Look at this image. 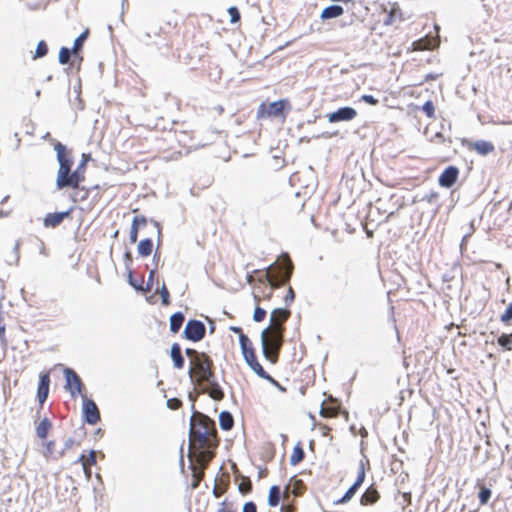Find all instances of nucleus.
I'll return each mask as SVG.
<instances>
[{
    "instance_id": "obj_38",
    "label": "nucleus",
    "mask_w": 512,
    "mask_h": 512,
    "mask_svg": "<svg viewBox=\"0 0 512 512\" xmlns=\"http://www.w3.org/2000/svg\"><path fill=\"white\" fill-rule=\"evenodd\" d=\"M365 475V465L363 460H361L358 467V475L354 483H356L357 486H361L365 480Z\"/></svg>"
},
{
    "instance_id": "obj_62",
    "label": "nucleus",
    "mask_w": 512,
    "mask_h": 512,
    "mask_svg": "<svg viewBox=\"0 0 512 512\" xmlns=\"http://www.w3.org/2000/svg\"><path fill=\"white\" fill-rule=\"evenodd\" d=\"M393 15H394V9H392L390 11L388 18L385 20V24H391Z\"/></svg>"
},
{
    "instance_id": "obj_49",
    "label": "nucleus",
    "mask_w": 512,
    "mask_h": 512,
    "mask_svg": "<svg viewBox=\"0 0 512 512\" xmlns=\"http://www.w3.org/2000/svg\"><path fill=\"white\" fill-rule=\"evenodd\" d=\"M132 262H133L132 254L128 250L125 251V253H124V265H125V268L127 269V271L131 270Z\"/></svg>"
},
{
    "instance_id": "obj_6",
    "label": "nucleus",
    "mask_w": 512,
    "mask_h": 512,
    "mask_svg": "<svg viewBox=\"0 0 512 512\" xmlns=\"http://www.w3.org/2000/svg\"><path fill=\"white\" fill-rule=\"evenodd\" d=\"M64 376L66 379L65 389L69 391L71 397L75 398L77 394H81L83 383L78 374L71 368H65Z\"/></svg>"
},
{
    "instance_id": "obj_36",
    "label": "nucleus",
    "mask_w": 512,
    "mask_h": 512,
    "mask_svg": "<svg viewBox=\"0 0 512 512\" xmlns=\"http://www.w3.org/2000/svg\"><path fill=\"white\" fill-rule=\"evenodd\" d=\"M160 296H161V302L162 305L167 306L170 304V294L169 291L165 285V283L162 284L161 288L158 290Z\"/></svg>"
},
{
    "instance_id": "obj_20",
    "label": "nucleus",
    "mask_w": 512,
    "mask_h": 512,
    "mask_svg": "<svg viewBox=\"0 0 512 512\" xmlns=\"http://www.w3.org/2000/svg\"><path fill=\"white\" fill-rule=\"evenodd\" d=\"M170 356L173 361V365L177 369H182L185 363L182 355L181 346L178 343H173L170 348Z\"/></svg>"
},
{
    "instance_id": "obj_59",
    "label": "nucleus",
    "mask_w": 512,
    "mask_h": 512,
    "mask_svg": "<svg viewBox=\"0 0 512 512\" xmlns=\"http://www.w3.org/2000/svg\"><path fill=\"white\" fill-rule=\"evenodd\" d=\"M53 448H54V442L53 441H49L46 444V454H52L53 453Z\"/></svg>"
},
{
    "instance_id": "obj_14",
    "label": "nucleus",
    "mask_w": 512,
    "mask_h": 512,
    "mask_svg": "<svg viewBox=\"0 0 512 512\" xmlns=\"http://www.w3.org/2000/svg\"><path fill=\"white\" fill-rule=\"evenodd\" d=\"M50 376L48 373L40 374L37 387V398L40 404H43L49 394Z\"/></svg>"
},
{
    "instance_id": "obj_22",
    "label": "nucleus",
    "mask_w": 512,
    "mask_h": 512,
    "mask_svg": "<svg viewBox=\"0 0 512 512\" xmlns=\"http://www.w3.org/2000/svg\"><path fill=\"white\" fill-rule=\"evenodd\" d=\"M473 149L480 155H487L494 151V145L486 140H478L473 143Z\"/></svg>"
},
{
    "instance_id": "obj_55",
    "label": "nucleus",
    "mask_w": 512,
    "mask_h": 512,
    "mask_svg": "<svg viewBox=\"0 0 512 512\" xmlns=\"http://www.w3.org/2000/svg\"><path fill=\"white\" fill-rule=\"evenodd\" d=\"M154 225L157 229V248L160 245V238H161V226L157 221H154Z\"/></svg>"
},
{
    "instance_id": "obj_5",
    "label": "nucleus",
    "mask_w": 512,
    "mask_h": 512,
    "mask_svg": "<svg viewBox=\"0 0 512 512\" xmlns=\"http://www.w3.org/2000/svg\"><path fill=\"white\" fill-rule=\"evenodd\" d=\"M206 326L197 319H190L185 325L183 337L192 342H199L205 337Z\"/></svg>"
},
{
    "instance_id": "obj_50",
    "label": "nucleus",
    "mask_w": 512,
    "mask_h": 512,
    "mask_svg": "<svg viewBox=\"0 0 512 512\" xmlns=\"http://www.w3.org/2000/svg\"><path fill=\"white\" fill-rule=\"evenodd\" d=\"M155 273H156L155 269H152L149 272L147 283H146V287L144 288L143 291L146 292V291H149L152 288L153 282H154Z\"/></svg>"
},
{
    "instance_id": "obj_7",
    "label": "nucleus",
    "mask_w": 512,
    "mask_h": 512,
    "mask_svg": "<svg viewBox=\"0 0 512 512\" xmlns=\"http://www.w3.org/2000/svg\"><path fill=\"white\" fill-rule=\"evenodd\" d=\"M194 439L205 450L207 455L210 457L213 456V454L210 453V450H213L218 446L215 427L209 428L208 430H203L202 435H197Z\"/></svg>"
},
{
    "instance_id": "obj_19",
    "label": "nucleus",
    "mask_w": 512,
    "mask_h": 512,
    "mask_svg": "<svg viewBox=\"0 0 512 512\" xmlns=\"http://www.w3.org/2000/svg\"><path fill=\"white\" fill-rule=\"evenodd\" d=\"M344 13V9L341 5L332 4L325 7L321 14L320 18L322 20L334 19L341 16Z\"/></svg>"
},
{
    "instance_id": "obj_8",
    "label": "nucleus",
    "mask_w": 512,
    "mask_h": 512,
    "mask_svg": "<svg viewBox=\"0 0 512 512\" xmlns=\"http://www.w3.org/2000/svg\"><path fill=\"white\" fill-rule=\"evenodd\" d=\"M82 414L84 421L89 425H95L100 421V412L96 403L87 397H83Z\"/></svg>"
},
{
    "instance_id": "obj_47",
    "label": "nucleus",
    "mask_w": 512,
    "mask_h": 512,
    "mask_svg": "<svg viewBox=\"0 0 512 512\" xmlns=\"http://www.w3.org/2000/svg\"><path fill=\"white\" fill-rule=\"evenodd\" d=\"M295 299V292L292 287H289L287 290V294L284 298V303L286 306H289Z\"/></svg>"
},
{
    "instance_id": "obj_1",
    "label": "nucleus",
    "mask_w": 512,
    "mask_h": 512,
    "mask_svg": "<svg viewBox=\"0 0 512 512\" xmlns=\"http://www.w3.org/2000/svg\"><path fill=\"white\" fill-rule=\"evenodd\" d=\"M285 326L281 324L274 325V327H267L261 332V345L264 357L276 363L278 354L284 342Z\"/></svg>"
},
{
    "instance_id": "obj_24",
    "label": "nucleus",
    "mask_w": 512,
    "mask_h": 512,
    "mask_svg": "<svg viewBox=\"0 0 512 512\" xmlns=\"http://www.w3.org/2000/svg\"><path fill=\"white\" fill-rule=\"evenodd\" d=\"M184 314L182 312H175L171 315L169 324H170V331L172 333H177L181 329L183 322H184Z\"/></svg>"
},
{
    "instance_id": "obj_28",
    "label": "nucleus",
    "mask_w": 512,
    "mask_h": 512,
    "mask_svg": "<svg viewBox=\"0 0 512 512\" xmlns=\"http://www.w3.org/2000/svg\"><path fill=\"white\" fill-rule=\"evenodd\" d=\"M51 422L48 418H44L40 421L38 426L36 427V435L40 439H45L47 437L48 431L51 428Z\"/></svg>"
},
{
    "instance_id": "obj_11",
    "label": "nucleus",
    "mask_w": 512,
    "mask_h": 512,
    "mask_svg": "<svg viewBox=\"0 0 512 512\" xmlns=\"http://www.w3.org/2000/svg\"><path fill=\"white\" fill-rule=\"evenodd\" d=\"M293 266L291 261H288L286 265L281 267L275 277L270 280V284L273 287H280L286 285L292 276Z\"/></svg>"
},
{
    "instance_id": "obj_64",
    "label": "nucleus",
    "mask_w": 512,
    "mask_h": 512,
    "mask_svg": "<svg viewBox=\"0 0 512 512\" xmlns=\"http://www.w3.org/2000/svg\"><path fill=\"white\" fill-rule=\"evenodd\" d=\"M26 6L29 10H37L39 8L38 4L31 5V4L27 3Z\"/></svg>"
},
{
    "instance_id": "obj_60",
    "label": "nucleus",
    "mask_w": 512,
    "mask_h": 512,
    "mask_svg": "<svg viewBox=\"0 0 512 512\" xmlns=\"http://www.w3.org/2000/svg\"><path fill=\"white\" fill-rule=\"evenodd\" d=\"M73 444H74V439H72V438L66 439L65 443H64V450L71 448Z\"/></svg>"
},
{
    "instance_id": "obj_10",
    "label": "nucleus",
    "mask_w": 512,
    "mask_h": 512,
    "mask_svg": "<svg viewBox=\"0 0 512 512\" xmlns=\"http://www.w3.org/2000/svg\"><path fill=\"white\" fill-rule=\"evenodd\" d=\"M357 116V111L350 106L341 107L327 115L330 123L351 121Z\"/></svg>"
},
{
    "instance_id": "obj_43",
    "label": "nucleus",
    "mask_w": 512,
    "mask_h": 512,
    "mask_svg": "<svg viewBox=\"0 0 512 512\" xmlns=\"http://www.w3.org/2000/svg\"><path fill=\"white\" fill-rule=\"evenodd\" d=\"M422 110L428 117H434L435 109L432 101H426L422 106Z\"/></svg>"
},
{
    "instance_id": "obj_32",
    "label": "nucleus",
    "mask_w": 512,
    "mask_h": 512,
    "mask_svg": "<svg viewBox=\"0 0 512 512\" xmlns=\"http://www.w3.org/2000/svg\"><path fill=\"white\" fill-rule=\"evenodd\" d=\"M73 54H74V51L72 49H69L67 47H62L60 49L59 55H58L59 63L62 65L68 64L70 61V58Z\"/></svg>"
},
{
    "instance_id": "obj_16",
    "label": "nucleus",
    "mask_w": 512,
    "mask_h": 512,
    "mask_svg": "<svg viewBox=\"0 0 512 512\" xmlns=\"http://www.w3.org/2000/svg\"><path fill=\"white\" fill-rule=\"evenodd\" d=\"M290 316V310L286 308H276L270 314V325L268 327H274V325H284L285 321Z\"/></svg>"
},
{
    "instance_id": "obj_27",
    "label": "nucleus",
    "mask_w": 512,
    "mask_h": 512,
    "mask_svg": "<svg viewBox=\"0 0 512 512\" xmlns=\"http://www.w3.org/2000/svg\"><path fill=\"white\" fill-rule=\"evenodd\" d=\"M281 498V491L277 485H273L270 487L269 495H268V505L271 507H276Z\"/></svg>"
},
{
    "instance_id": "obj_34",
    "label": "nucleus",
    "mask_w": 512,
    "mask_h": 512,
    "mask_svg": "<svg viewBox=\"0 0 512 512\" xmlns=\"http://www.w3.org/2000/svg\"><path fill=\"white\" fill-rule=\"evenodd\" d=\"M47 53H48V46H47L46 42L44 40H40L37 44L33 58L34 59L42 58V57L46 56Z\"/></svg>"
},
{
    "instance_id": "obj_44",
    "label": "nucleus",
    "mask_w": 512,
    "mask_h": 512,
    "mask_svg": "<svg viewBox=\"0 0 512 512\" xmlns=\"http://www.w3.org/2000/svg\"><path fill=\"white\" fill-rule=\"evenodd\" d=\"M138 228H139V226H137V222L136 221H132L131 228H130V233H129V239H130L131 243H135L137 241V238H138Z\"/></svg>"
},
{
    "instance_id": "obj_26",
    "label": "nucleus",
    "mask_w": 512,
    "mask_h": 512,
    "mask_svg": "<svg viewBox=\"0 0 512 512\" xmlns=\"http://www.w3.org/2000/svg\"><path fill=\"white\" fill-rule=\"evenodd\" d=\"M305 458V452L301 446V443L298 442L294 448H293V452L290 456V464L291 465H297L298 463H300L303 459Z\"/></svg>"
},
{
    "instance_id": "obj_40",
    "label": "nucleus",
    "mask_w": 512,
    "mask_h": 512,
    "mask_svg": "<svg viewBox=\"0 0 512 512\" xmlns=\"http://www.w3.org/2000/svg\"><path fill=\"white\" fill-rule=\"evenodd\" d=\"M185 354L188 358H190L191 360V364L193 362H195V360H197L198 358H200V355H203L205 354L204 352H199L193 348H186L185 349Z\"/></svg>"
},
{
    "instance_id": "obj_2",
    "label": "nucleus",
    "mask_w": 512,
    "mask_h": 512,
    "mask_svg": "<svg viewBox=\"0 0 512 512\" xmlns=\"http://www.w3.org/2000/svg\"><path fill=\"white\" fill-rule=\"evenodd\" d=\"M54 150L56 151V158L59 163L56 177V187L57 189L61 190L68 188L69 177L72 173L74 159L72 152L68 150L67 147L61 142H56L54 144Z\"/></svg>"
},
{
    "instance_id": "obj_54",
    "label": "nucleus",
    "mask_w": 512,
    "mask_h": 512,
    "mask_svg": "<svg viewBox=\"0 0 512 512\" xmlns=\"http://www.w3.org/2000/svg\"><path fill=\"white\" fill-rule=\"evenodd\" d=\"M132 221L137 222V226H145L147 223V219L145 216H134Z\"/></svg>"
},
{
    "instance_id": "obj_25",
    "label": "nucleus",
    "mask_w": 512,
    "mask_h": 512,
    "mask_svg": "<svg viewBox=\"0 0 512 512\" xmlns=\"http://www.w3.org/2000/svg\"><path fill=\"white\" fill-rule=\"evenodd\" d=\"M153 241L150 238L141 240L138 244L137 251L140 256L147 257L152 253Z\"/></svg>"
},
{
    "instance_id": "obj_51",
    "label": "nucleus",
    "mask_w": 512,
    "mask_h": 512,
    "mask_svg": "<svg viewBox=\"0 0 512 512\" xmlns=\"http://www.w3.org/2000/svg\"><path fill=\"white\" fill-rule=\"evenodd\" d=\"M18 261H19V242L17 241L13 247V259L11 261H9L8 263L10 265L18 264Z\"/></svg>"
},
{
    "instance_id": "obj_35",
    "label": "nucleus",
    "mask_w": 512,
    "mask_h": 512,
    "mask_svg": "<svg viewBox=\"0 0 512 512\" xmlns=\"http://www.w3.org/2000/svg\"><path fill=\"white\" fill-rule=\"evenodd\" d=\"M238 490L241 494H248L252 490V482L248 477L243 476L241 483L238 485Z\"/></svg>"
},
{
    "instance_id": "obj_42",
    "label": "nucleus",
    "mask_w": 512,
    "mask_h": 512,
    "mask_svg": "<svg viewBox=\"0 0 512 512\" xmlns=\"http://www.w3.org/2000/svg\"><path fill=\"white\" fill-rule=\"evenodd\" d=\"M265 316H266V310L257 306L253 313V320L255 322H261L264 320Z\"/></svg>"
},
{
    "instance_id": "obj_52",
    "label": "nucleus",
    "mask_w": 512,
    "mask_h": 512,
    "mask_svg": "<svg viewBox=\"0 0 512 512\" xmlns=\"http://www.w3.org/2000/svg\"><path fill=\"white\" fill-rule=\"evenodd\" d=\"M181 406V401L178 398H171L167 400V407L176 410Z\"/></svg>"
},
{
    "instance_id": "obj_18",
    "label": "nucleus",
    "mask_w": 512,
    "mask_h": 512,
    "mask_svg": "<svg viewBox=\"0 0 512 512\" xmlns=\"http://www.w3.org/2000/svg\"><path fill=\"white\" fill-rule=\"evenodd\" d=\"M380 498L379 492L373 486L368 487L361 495L360 503L363 506H368L376 503Z\"/></svg>"
},
{
    "instance_id": "obj_45",
    "label": "nucleus",
    "mask_w": 512,
    "mask_h": 512,
    "mask_svg": "<svg viewBox=\"0 0 512 512\" xmlns=\"http://www.w3.org/2000/svg\"><path fill=\"white\" fill-rule=\"evenodd\" d=\"M503 323H509L512 320V303L508 305L504 313L500 316Z\"/></svg>"
},
{
    "instance_id": "obj_37",
    "label": "nucleus",
    "mask_w": 512,
    "mask_h": 512,
    "mask_svg": "<svg viewBox=\"0 0 512 512\" xmlns=\"http://www.w3.org/2000/svg\"><path fill=\"white\" fill-rule=\"evenodd\" d=\"M491 497V490L487 487H482L479 491L478 498L481 505H485Z\"/></svg>"
},
{
    "instance_id": "obj_9",
    "label": "nucleus",
    "mask_w": 512,
    "mask_h": 512,
    "mask_svg": "<svg viewBox=\"0 0 512 512\" xmlns=\"http://www.w3.org/2000/svg\"><path fill=\"white\" fill-rule=\"evenodd\" d=\"M90 154H82V159L77 165L76 169L72 171L69 177L68 188L79 189L80 183L85 179V167L87 162L90 160Z\"/></svg>"
},
{
    "instance_id": "obj_58",
    "label": "nucleus",
    "mask_w": 512,
    "mask_h": 512,
    "mask_svg": "<svg viewBox=\"0 0 512 512\" xmlns=\"http://www.w3.org/2000/svg\"><path fill=\"white\" fill-rule=\"evenodd\" d=\"M230 330L235 333V334H238V337L240 338L241 335H245L242 331V328L241 327H238V326H231L230 327Z\"/></svg>"
},
{
    "instance_id": "obj_12",
    "label": "nucleus",
    "mask_w": 512,
    "mask_h": 512,
    "mask_svg": "<svg viewBox=\"0 0 512 512\" xmlns=\"http://www.w3.org/2000/svg\"><path fill=\"white\" fill-rule=\"evenodd\" d=\"M459 176V169L456 166H448L439 176L438 182L441 187H452Z\"/></svg>"
},
{
    "instance_id": "obj_48",
    "label": "nucleus",
    "mask_w": 512,
    "mask_h": 512,
    "mask_svg": "<svg viewBox=\"0 0 512 512\" xmlns=\"http://www.w3.org/2000/svg\"><path fill=\"white\" fill-rule=\"evenodd\" d=\"M361 101L369 104V105H377L378 104V99H376L373 95H368V94H365V95H362L361 96Z\"/></svg>"
},
{
    "instance_id": "obj_13",
    "label": "nucleus",
    "mask_w": 512,
    "mask_h": 512,
    "mask_svg": "<svg viewBox=\"0 0 512 512\" xmlns=\"http://www.w3.org/2000/svg\"><path fill=\"white\" fill-rule=\"evenodd\" d=\"M246 364L253 370V372L260 378L265 380H270L271 375H269L258 362L255 352L249 353L246 357H243Z\"/></svg>"
},
{
    "instance_id": "obj_4",
    "label": "nucleus",
    "mask_w": 512,
    "mask_h": 512,
    "mask_svg": "<svg viewBox=\"0 0 512 512\" xmlns=\"http://www.w3.org/2000/svg\"><path fill=\"white\" fill-rule=\"evenodd\" d=\"M215 422L207 415L202 413H194L190 418V437L195 438L197 435H202L203 430L214 428Z\"/></svg>"
},
{
    "instance_id": "obj_57",
    "label": "nucleus",
    "mask_w": 512,
    "mask_h": 512,
    "mask_svg": "<svg viewBox=\"0 0 512 512\" xmlns=\"http://www.w3.org/2000/svg\"><path fill=\"white\" fill-rule=\"evenodd\" d=\"M82 466H83V470H84V473H85L87 479H90V477H91V469L87 465V461H84Z\"/></svg>"
},
{
    "instance_id": "obj_33",
    "label": "nucleus",
    "mask_w": 512,
    "mask_h": 512,
    "mask_svg": "<svg viewBox=\"0 0 512 512\" xmlns=\"http://www.w3.org/2000/svg\"><path fill=\"white\" fill-rule=\"evenodd\" d=\"M497 343L505 350H512V333L500 335L497 339Z\"/></svg>"
},
{
    "instance_id": "obj_17",
    "label": "nucleus",
    "mask_w": 512,
    "mask_h": 512,
    "mask_svg": "<svg viewBox=\"0 0 512 512\" xmlns=\"http://www.w3.org/2000/svg\"><path fill=\"white\" fill-rule=\"evenodd\" d=\"M207 384L208 387V395L216 401H221L224 398V392L219 385V383L216 381L215 375L210 380L204 381Z\"/></svg>"
},
{
    "instance_id": "obj_3",
    "label": "nucleus",
    "mask_w": 512,
    "mask_h": 512,
    "mask_svg": "<svg viewBox=\"0 0 512 512\" xmlns=\"http://www.w3.org/2000/svg\"><path fill=\"white\" fill-rule=\"evenodd\" d=\"M188 374L191 379L194 377V370L198 373V378L200 381L210 380L215 375L213 370V361L212 359L205 353L200 355V358L195 360L191 364Z\"/></svg>"
},
{
    "instance_id": "obj_56",
    "label": "nucleus",
    "mask_w": 512,
    "mask_h": 512,
    "mask_svg": "<svg viewBox=\"0 0 512 512\" xmlns=\"http://www.w3.org/2000/svg\"><path fill=\"white\" fill-rule=\"evenodd\" d=\"M267 381L270 382L275 387H277L280 391H285V388L277 380H275L272 376H271V379L267 380Z\"/></svg>"
},
{
    "instance_id": "obj_23",
    "label": "nucleus",
    "mask_w": 512,
    "mask_h": 512,
    "mask_svg": "<svg viewBox=\"0 0 512 512\" xmlns=\"http://www.w3.org/2000/svg\"><path fill=\"white\" fill-rule=\"evenodd\" d=\"M288 104L287 100H278L269 104L267 114L269 116L278 117L282 115L285 105Z\"/></svg>"
},
{
    "instance_id": "obj_63",
    "label": "nucleus",
    "mask_w": 512,
    "mask_h": 512,
    "mask_svg": "<svg viewBox=\"0 0 512 512\" xmlns=\"http://www.w3.org/2000/svg\"><path fill=\"white\" fill-rule=\"evenodd\" d=\"M39 253H40L41 255H44V256H47V255H48V254H47V251H46V248H45V246H44V243H43V242H41V247H40Z\"/></svg>"
},
{
    "instance_id": "obj_15",
    "label": "nucleus",
    "mask_w": 512,
    "mask_h": 512,
    "mask_svg": "<svg viewBox=\"0 0 512 512\" xmlns=\"http://www.w3.org/2000/svg\"><path fill=\"white\" fill-rule=\"evenodd\" d=\"M71 209L67 211H61L56 213H48L43 220V225L45 227H57L59 226L65 218L70 215Z\"/></svg>"
},
{
    "instance_id": "obj_41",
    "label": "nucleus",
    "mask_w": 512,
    "mask_h": 512,
    "mask_svg": "<svg viewBox=\"0 0 512 512\" xmlns=\"http://www.w3.org/2000/svg\"><path fill=\"white\" fill-rule=\"evenodd\" d=\"M228 13L230 15V22L235 24L240 21V12L237 7L231 6L228 9Z\"/></svg>"
},
{
    "instance_id": "obj_53",
    "label": "nucleus",
    "mask_w": 512,
    "mask_h": 512,
    "mask_svg": "<svg viewBox=\"0 0 512 512\" xmlns=\"http://www.w3.org/2000/svg\"><path fill=\"white\" fill-rule=\"evenodd\" d=\"M242 512H257L256 504L252 501L246 502L243 505Z\"/></svg>"
},
{
    "instance_id": "obj_46",
    "label": "nucleus",
    "mask_w": 512,
    "mask_h": 512,
    "mask_svg": "<svg viewBox=\"0 0 512 512\" xmlns=\"http://www.w3.org/2000/svg\"><path fill=\"white\" fill-rule=\"evenodd\" d=\"M128 283L136 290L138 291H142L144 290V287L142 286V284H139L133 277V272L132 270H129L128 271Z\"/></svg>"
},
{
    "instance_id": "obj_61",
    "label": "nucleus",
    "mask_w": 512,
    "mask_h": 512,
    "mask_svg": "<svg viewBox=\"0 0 512 512\" xmlns=\"http://www.w3.org/2000/svg\"><path fill=\"white\" fill-rule=\"evenodd\" d=\"M220 505L221 507L218 509L217 512H235L233 510L224 508V506L226 505V500H224Z\"/></svg>"
},
{
    "instance_id": "obj_29",
    "label": "nucleus",
    "mask_w": 512,
    "mask_h": 512,
    "mask_svg": "<svg viewBox=\"0 0 512 512\" xmlns=\"http://www.w3.org/2000/svg\"><path fill=\"white\" fill-rule=\"evenodd\" d=\"M239 345H240L243 357H246L249 353L255 352V350L252 346V343L247 335L240 336Z\"/></svg>"
},
{
    "instance_id": "obj_30",
    "label": "nucleus",
    "mask_w": 512,
    "mask_h": 512,
    "mask_svg": "<svg viewBox=\"0 0 512 512\" xmlns=\"http://www.w3.org/2000/svg\"><path fill=\"white\" fill-rule=\"evenodd\" d=\"M360 486H357L356 483H353L348 490L345 492V494L337 501H335V504H344L347 503L352 499V497L356 494L357 490Z\"/></svg>"
},
{
    "instance_id": "obj_31",
    "label": "nucleus",
    "mask_w": 512,
    "mask_h": 512,
    "mask_svg": "<svg viewBox=\"0 0 512 512\" xmlns=\"http://www.w3.org/2000/svg\"><path fill=\"white\" fill-rule=\"evenodd\" d=\"M89 31L85 30L82 32L75 40L73 47L71 48L74 51V55H77L78 52L82 49L84 42L88 37Z\"/></svg>"
},
{
    "instance_id": "obj_39",
    "label": "nucleus",
    "mask_w": 512,
    "mask_h": 512,
    "mask_svg": "<svg viewBox=\"0 0 512 512\" xmlns=\"http://www.w3.org/2000/svg\"><path fill=\"white\" fill-rule=\"evenodd\" d=\"M78 461L81 462L82 464H83L84 461H87V465L88 466L94 465L96 463L95 451L94 450H90L89 456L87 458H86V456L84 454L80 455Z\"/></svg>"
},
{
    "instance_id": "obj_21",
    "label": "nucleus",
    "mask_w": 512,
    "mask_h": 512,
    "mask_svg": "<svg viewBox=\"0 0 512 512\" xmlns=\"http://www.w3.org/2000/svg\"><path fill=\"white\" fill-rule=\"evenodd\" d=\"M219 426L224 431H229L234 426V417L229 411H222L219 414Z\"/></svg>"
}]
</instances>
